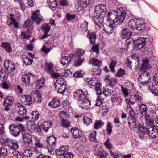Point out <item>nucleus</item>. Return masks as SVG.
I'll return each instance as SVG.
<instances>
[{
  "label": "nucleus",
  "mask_w": 158,
  "mask_h": 158,
  "mask_svg": "<svg viewBox=\"0 0 158 158\" xmlns=\"http://www.w3.org/2000/svg\"><path fill=\"white\" fill-rule=\"evenodd\" d=\"M86 93L81 89H78L73 94L75 100H77L79 107L85 110H87L90 108L91 102L87 98Z\"/></svg>",
  "instance_id": "obj_1"
},
{
  "label": "nucleus",
  "mask_w": 158,
  "mask_h": 158,
  "mask_svg": "<svg viewBox=\"0 0 158 158\" xmlns=\"http://www.w3.org/2000/svg\"><path fill=\"white\" fill-rule=\"evenodd\" d=\"M118 8L117 12L111 10L108 12L107 16V20L112 22L113 23L118 22L120 23L123 22L124 20L126 14L123 8Z\"/></svg>",
  "instance_id": "obj_2"
},
{
  "label": "nucleus",
  "mask_w": 158,
  "mask_h": 158,
  "mask_svg": "<svg viewBox=\"0 0 158 158\" xmlns=\"http://www.w3.org/2000/svg\"><path fill=\"white\" fill-rule=\"evenodd\" d=\"M66 82L62 77L58 79L55 82L54 86L58 92L62 94L65 92L66 89Z\"/></svg>",
  "instance_id": "obj_3"
},
{
  "label": "nucleus",
  "mask_w": 158,
  "mask_h": 158,
  "mask_svg": "<svg viewBox=\"0 0 158 158\" xmlns=\"http://www.w3.org/2000/svg\"><path fill=\"white\" fill-rule=\"evenodd\" d=\"M10 131L11 134L14 136L16 137L20 134V132L24 130L23 126L21 124L16 125L14 124H11L9 126Z\"/></svg>",
  "instance_id": "obj_4"
},
{
  "label": "nucleus",
  "mask_w": 158,
  "mask_h": 158,
  "mask_svg": "<svg viewBox=\"0 0 158 158\" xmlns=\"http://www.w3.org/2000/svg\"><path fill=\"white\" fill-rule=\"evenodd\" d=\"M76 59V55L71 54L68 56L62 57L60 61L63 66H67L71 61L75 60Z\"/></svg>",
  "instance_id": "obj_5"
},
{
  "label": "nucleus",
  "mask_w": 158,
  "mask_h": 158,
  "mask_svg": "<svg viewBox=\"0 0 158 158\" xmlns=\"http://www.w3.org/2000/svg\"><path fill=\"white\" fill-rule=\"evenodd\" d=\"M85 52V51L81 49H77L76 52L77 55V61L74 63V66L77 67L81 64L83 61V59L81 58L80 57L82 56Z\"/></svg>",
  "instance_id": "obj_6"
},
{
  "label": "nucleus",
  "mask_w": 158,
  "mask_h": 158,
  "mask_svg": "<svg viewBox=\"0 0 158 158\" xmlns=\"http://www.w3.org/2000/svg\"><path fill=\"white\" fill-rule=\"evenodd\" d=\"M134 113L135 112L133 109L129 111L130 117L128 118V123L130 128H131L132 127L134 128L135 124H136V119Z\"/></svg>",
  "instance_id": "obj_7"
},
{
  "label": "nucleus",
  "mask_w": 158,
  "mask_h": 158,
  "mask_svg": "<svg viewBox=\"0 0 158 158\" xmlns=\"http://www.w3.org/2000/svg\"><path fill=\"white\" fill-rule=\"evenodd\" d=\"M139 80L140 82L143 84H146L147 82H148V81L150 79V74L146 72L142 73L139 77Z\"/></svg>",
  "instance_id": "obj_8"
},
{
  "label": "nucleus",
  "mask_w": 158,
  "mask_h": 158,
  "mask_svg": "<svg viewBox=\"0 0 158 158\" xmlns=\"http://www.w3.org/2000/svg\"><path fill=\"white\" fill-rule=\"evenodd\" d=\"M103 14L96 15V16L93 17L94 22L96 25L98 27H100L101 24L103 22V17L106 14L102 13Z\"/></svg>",
  "instance_id": "obj_9"
},
{
  "label": "nucleus",
  "mask_w": 158,
  "mask_h": 158,
  "mask_svg": "<svg viewBox=\"0 0 158 158\" xmlns=\"http://www.w3.org/2000/svg\"><path fill=\"white\" fill-rule=\"evenodd\" d=\"M22 137L23 141L25 144L29 145L32 142V139L31 135L24 131L22 132Z\"/></svg>",
  "instance_id": "obj_10"
},
{
  "label": "nucleus",
  "mask_w": 158,
  "mask_h": 158,
  "mask_svg": "<svg viewBox=\"0 0 158 158\" xmlns=\"http://www.w3.org/2000/svg\"><path fill=\"white\" fill-rule=\"evenodd\" d=\"M135 20H136V30L141 31L145 29L146 26L143 19H135Z\"/></svg>",
  "instance_id": "obj_11"
},
{
  "label": "nucleus",
  "mask_w": 158,
  "mask_h": 158,
  "mask_svg": "<svg viewBox=\"0 0 158 158\" xmlns=\"http://www.w3.org/2000/svg\"><path fill=\"white\" fill-rule=\"evenodd\" d=\"M31 19L32 20V21H35L36 23L39 24L43 19L41 15L40 14L39 10H37L34 12Z\"/></svg>",
  "instance_id": "obj_12"
},
{
  "label": "nucleus",
  "mask_w": 158,
  "mask_h": 158,
  "mask_svg": "<svg viewBox=\"0 0 158 158\" xmlns=\"http://www.w3.org/2000/svg\"><path fill=\"white\" fill-rule=\"evenodd\" d=\"M39 92L38 90H36L32 92L31 94L32 102L35 103L41 102V97Z\"/></svg>",
  "instance_id": "obj_13"
},
{
  "label": "nucleus",
  "mask_w": 158,
  "mask_h": 158,
  "mask_svg": "<svg viewBox=\"0 0 158 158\" xmlns=\"http://www.w3.org/2000/svg\"><path fill=\"white\" fill-rule=\"evenodd\" d=\"M22 103L26 105H30L32 102L31 95H25L22 96L21 98Z\"/></svg>",
  "instance_id": "obj_14"
},
{
  "label": "nucleus",
  "mask_w": 158,
  "mask_h": 158,
  "mask_svg": "<svg viewBox=\"0 0 158 158\" xmlns=\"http://www.w3.org/2000/svg\"><path fill=\"white\" fill-rule=\"evenodd\" d=\"M96 15L101 14L102 13L106 14L107 11L106 6L104 4H100L96 5L95 9Z\"/></svg>",
  "instance_id": "obj_15"
},
{
  "label": "nucleus",
  "mask_w": 158,
  "mask_h": 158,
  "mask_svg": "<svg viewBox=\"0 0 158 158\" xmlns=\"http://www.w3.org/2000/svg\"><path fill=\"white\" fill-rule=\"evenodd\" d=\"M145 41L146 39L145 38L143 37L139 38L135 41L134 44L138 49H140L145 45Z\"/></svg>",
  "instance_id": "obj_16"
},
{
  "label": "nucleus",
  "mask_w": 158,
  "mask_h": 158,
  "mask_svg": "<svg viewBox=\"0 0 158 158\" xmlns=\"http://www.w3.org/2000/svg\"><path fill=\"white\" fill-rule=\"evenodd\" d=\"M73 137L75 139H77L81 137L82 134L77 128H72L71 130Z\"/></svg>",
  "instance_id": "obj_17"
},
{
  "label": "nucleus",
  "mask_w": 158,
  "mask_h": 158,
  "mask_svg": "<svg viewBox=\"0 0 158 158\" xmlns=\"http://www.w3.org/2000/svg\"><path fill=\"white\" fill-rule=\"evenodd\" d=\"M4 65L5 68L8 70H10L12 72L15 70L14 64L8 60H5Z\"/></svg>",
  "instance_id": "obj_18"
},
{
  "label": "nucleus",
  "mask_w": 158,
  "mask_h": 158,
  "mask_svg": "<svg viewBox=\"0 0 158 158\" xmlns=\"http://www.w3.org/2000/svg\"><path fill=\"white\" fill-rule=\"evenodd\" d=\"M103 89V94L106 97L110 95L113 92V88L111 85H106Z\"/></svg>",
  "instance_id": "obj_19"
},
{
  "label": "nucleus",
  "mask_w": 158,
  "mask_h": 158,
  "mask_svg": "<svg viewBox=\"0 0 158 158\" xmlns=\"http://www.w3.org/2000/svg\"><path fill=\"white\" fill-rule=\"evenodd\" d=\"M17 107V112L19 115H25L27 114L26 108L22 105L18 104L16 106Z\"/></svg>",
  "instance_id": "obj_20"
},
{
  "label": "nucleus",
  "mask_w": 158,
  "mask_h": 158,
  "mask_svg": "<svg viewBox=\"0 0 158 158\" xmlns=\"http://www.w3.org/2000/svg\"><path fill=\"white\" fill-rule=\"evenodd\" d=\"M8 146L10 149L12 150H16L19 148L17 142L11 139H10Z\"/></svg>",
  "instance_id": "obj_21"
},
{
  "label": "nucleus",
  "mask_w": 158,
  "mask_h": 158,
  "mask_svg": "<svg viewBox=\"0 0 158 158\" xmlns=\"http://www.w3.org/2000/svg\"><path fill=\"white\" fill-rule=\"evenodd\" d=\"M41 28L44 33V34L41 37L42 39L46 38L49 36L47 35L50 29V27L48 24L47 23L44 24L42 27Z\"/></svg>",
  "instance_id": "obj_22"
},
{
  "label": "nucleus",
  "mask_w": 158,
  "mask_h": 158,
  "mask_svg": "<svg viewBox=\"0 0 158 158\" xmlns=\"http://www.w3.org/2000/svg\"><path fill=\"white\" fill-rule=\"evenodd\" d=\"M53 64L52 62H46L44 65V70L48 73L50 74L53 70Z\"/></svg>",
  "instance_id": "obj_23"
},
{
  "label": "nucleus",
  "mask_w": 158,
  "mask_h": 158,
  "mask_svg": "<svg viewBox=\"0 0 158 158\" xmlns=\"http://www.w3.org/2000/svg\"><path fill=\"white\" fill-rule=\"evenodd\" d=\"M87 36L89 39L90 43L92 44H94L95 43L96 39V35L95 33L90 31L88 32Z\"/></svg>",
  "instance_id": "obj_24"
},
{
  "label": "nucleus",
  "mask_w": 158,
  "mask_h": 158,
  "mask_svg": "<svg viewBox=\"0 0 158 158\" xmlns=\"http://www.w3.org/2000/svg\"><path fill=\"white\" fill-rule=\"evenodd\" d=\"M14 98L12 96H7L4 100L3 103L4 106H9L13 104Z\"/></svg>",
  "instance_id": "obj_25"
},
{
  "label": "nucleus",
  "mask_w": 158,
  "mask_h": 158,
  "mask_svg": "<svg viewBox=\"0 0 158 158\" xmlns=\"http://www.w3.org/2000/svg\"><path fill=\"white\" fill-rule=\"evenodd\" d=\"M60 103V100L59 99L53 98L48 104L49 106L52 108H56L58 107Z\"/></svg>",
  "instance_id": "obj_26"
},
{
  "label": "nucleus",
  "mask_w": 158,
  "mask_h": 158,
  "mask_svg": "<svg viewBox=\"0 0 158 158\" xmlns=\"http://www.w3.org/2000/svg\"><path fill=\"white\" fill-rule=\"evenodd\" d=\"M27 128L31 132H34L35 130V124L34 121H28L27 123Z\"/></svg>",
  "instance_id": "obj_27"
},
{
  "label": "nucleus",
  "mask_w": 158,
  "mask_h": 158,
  "mask_svg": "<svg viewBox=\"0 0 158 158\" xmlns=\"http://www.w3.org/2000/svg\"><path fill=\"white\" fill-rule=\"evenodd\" d=\"M103 27H104L103 30L104 32L107 34H111L113 32L114 28L110 24L109 25H106V24H105V26H103Z\"/></svg>",
  "instance_id": "obj_28"
},
{
  "label": "nucleus",
  "mask_w": 158,
  "mask_h": 158,
  "mask_svg": "<svg viewBox=\"0 0 158 158\" xmlns=\"http://www.w3.org/2000/svg\"><path fill=\"white\" fill-rule=\"evenodd\" d=\"M134 128L139 129L138 133H141L142 135L144 134L145 131H146V127L143 126V125H140L138 123L135 124Z\"/></svg>",
  "instance_id": "obj_29"
},
{
  "label": "nucleus",
  "mask_w": 158,
  "mask_h": 158,
  "mask_svg": "<svg viewBox=\"0 0 158 158\" xmlns=\"http://www.w3.org/2000/svg\"><path fill=\"white\" fill-rule=\"evenodd\" d=\"M68 150V148H66L64 146H63L60 147L59 149H56V152L57 155L60 156L64 154L65 152Z\"/></svg>",
  "instance_id": "obj_30"
},
{
  "label": "nucleus",
  "mask_w": 158,
  "mask_h": 158,
  "mask_svg": "<svg viewBox=\"0 0 158 158\" xmlns=\"http://www.w3.org/2000/svg\"><path fill=\"white\" fill-rule=\"evenodd\" d=\"M47 143L49 146L53 148L56 145V138L53 136H50L48 137L47 140Z\"/></svg>",
  "instance_id": "obj_31"
},
{
  "label": "nucleus",
  "mask_w": 158,
  "mask_h": 158,
  "mask_svg": "<svg viewBox=\"0 0 158 158\" xmlns=\"http://www.w3.org/2000/svg\"><path fill=\"white\" fill-rule=\"evenodd\" d=\"M30 77L27 74L23 75L22 77V81L26 86L29 85L30 82Z\"/></svg>",
  "instance_id": "obj_32"
},
{
  "label": "nucleus",
  "mask_w": 158,
  "mask_h": 158,
  "mask_svg": "<svg viewBox=\"0 0 158 158\" xmlns=\"http://www.w3.org/2000/svg\"><path fill=\"white\" fill-rule=\"evenodd\" d=\"M23 61L24 64H25L27 65H30L33 61L32 59H30L29 58L28 56L25 55H23L22 56Z\"/></svg>",
  "instance_id": "obj_33"
},
{
  "label": "nucleus",
  "mask_w": 158,
  "mask_h": 158,
  "mask_svg": "<svg viewBox=\"0 0 158 158\" xmlns=\"http://www.w3.org/2000/svg\"><path fill=\"white\" fill-rule=\"evenodd\" d=\"M137 19H133L129 20L128 23V26L132 30L136 29V21Z\"/></svg>",
  "instance_id": "obj_34"
},
{
  "label": "nucleus",
  "mask_w": 158,
  "mask_h": 158,
  "mask_svg": "<svg viewBox=\"0 0 158 158\" xmlns=\"http://www.w3.org/2000/svg\"><path fill=\"white\" fill-rule=\"evenodd\" d=\"M89 63L98 67L101 64V61L96 58H92L89 61Z\"/></svg>",
  "instance_id": "obj_35"
},
{
  "label": "nucleus",
  "mask_w": 158,
  "mask_h": 158,
  "mask_svg": "<svg viewBox=\"0 0 158 158\" xmlns=\"http://www.w3.org/2000/svg\"><path fill=\"white\" fill-rule=\"evenodd\" d=\"M89 1L90 0H80L78 4V6L81 8L86 7L89 3Z\"/></svg>",
  "instance_id": "obj_36"
},
{
  "label": "nucleus",
  "mask_w": 158,
  "mask_h": 158,
  "mask_svg": "<svg viewBox=\"0 0 158 158\" xmlns=\"http://www.w3.org/2000/svg\"><path fill=\"white\" fill-rule=\"evenodd\" d=\"M48 122L44 121L42 125V127L43 128V130L46 132H47L49 128L51 127V123L50 122L49 123V125H48Z\"/></svg>",
  "instance_id": "obj_37"
},
{
  "label": "nucleus",
  "mask_w": 158,
  "mask_h": 158,
  "mask_svg": "<svg viewBox=\"0 0 158 158\" xmlns=\"http://www.w3.org/2000/svg\"><path fill=\"white\" fill-rule=\"evenodd\" d=\"M108 152L104 150L99 151L97 153L99 158H108Z\"/></svg>",
  "instance_id": "obj_38"
},
{
  "label": "nucleus",
  "mask_w": 158,
  "mask_h": 158,
  "mask_svg": "<svg viewBox=\"0 0 158 158\" xmlns=\"http://www.w3.org/2000/svg\"><path fill=\"white\" fill-rule=\"evenodd\" d=\"M132 33L128 29H126L123 31L121 36L123 39H125L131 35Z\"/></svg>",
  "instance_id": "obj_39"
},
{
  "label": "nucleus",
  "mask_w": 158,
  "mask_h": 158,
  "mask_svg": "<svg viewBox=\"0 0 158 158\" xmlns=\"http://www.w3.org/2000/svg\"><path fill=\"white\" fill-rule=\"evenodd\" d=\"M104 122L100 120H96L94 123V128L98 129L101 128L104 125Z\"/></svg>",
  "instance_id": "obj_40"
},
{
  "label": "nucleus",
  "mask_w": 158,
  "mask_h": 158,
  "mask_svg": "<svg viewBox=\"0 0 158 158\" xmlns=\"http://www.w3.org/2000/svg\"><path fill=\"white\" fill-rule=\"evenodd\" d=\"M2 46L4 49L7 52L10 53L12 51V48L10 45L7 43H3L2 44Z\"/></svg>",
  "instance_id": "obj_41"
},
{
  "label": "nucleus",
  "mask_w": 158,
  "mask_h": 158,
  "mask_svg": "<svg viewBox=\"0 0 158 158\" xmlns=\"http://www.w3.org/2000/svg\"><path fill=\"white\" fill-rule=\"evenodd\" d=\"M151 132L149 133L148 134L150 137L152 138H155L156 136L158 135V130L157 128H155Z\"/></svg>",
  "instance_id": "obj_42"
},
{
  "label": "nucleus",
  "mask_w": 158,
  "mask_h": 158,
  "mask_svg": "<svg viewBox=\"0 0 158 158\" xmlns=\"http://www.w3.org/2000/svg\"><path fill=\"white\" fill-rule=\"evenodd\" d=\"M149 60L146 58L143 59V63L142 65V67L144 69H146L148 68Z\"/></svg>",
  "instance_id": "obj_43"
},
{
  "label": "nucleus",
  "mask_w": 158,
  "mask_h": 158,
  "mask_svg": "<svg viewBox=\"0 0 158 158\" xmlns=\"http://www.w3.org/2000/svg\"><path fill=\"white\" fill-rule=\"evenodd\" d=\"M155 128H157L156 126L152 125H148L147 127H146V131H145L144 134H148L149 133L151 132Z\"/></svg>",
  "instance_id": "obj_44"
},
{
  "label": "nucleus",
  "mask_w": 158,
  "mask_h": 158,
  "mask_svg": "<svg viewBox=\"0 0 158 158\" xmlns=\"http://www.w3.org/2000/svg\"><path fill=\"white\" fill-rule=\"evenodd\" d=\"M88 23L86 21H84L80 27V28L83 32H85L87 31Z\"/></svg>",
  "instance_id": "obj_45"
},
{
  "label": "nucleus",
  "mask_w": 158,
  "mask_h": 158,
  "mask_svg": "<svg viewBox=\"0 0 158 158\" xmlns=\"http://www.w3.org/2000/svg\"><path fill=\"white\" fill-rule=\"evenodd\" d=\"M96 132L95 131L92 132L89 135L90 140L93 142H97V140L96 139Z\"/></svg>",
  "instance_id": "obj_46"
},
{
  "label": "nucleus",
  "mask_w": 158,
  "mask_h": 158,
  "mask_svg": "<svg viewBox=\"0 0 158 158\" xmlns=\"http://www.w3.org/2000/svg\"><path fill=\"white\" fill-rule=\"evenodd\" d=\"M145 118L146 123L148 125H151L154 124V121L151 119V118L149 115L146 114Z\"/></svg>",
  "instance_id": "obj_47"
},
{
  "label": "nucleus",
  "mask_w": 158,
  "mask_h": 158,
  "mask_svg": "<svg viewBox=\"0 0 158 158\" xmlns=\"http://www.w3.org/2000/svg\"><path fill=\"white\" fill-rule=\"evenodd\" d=\"M111 100L113 102H121V99L119 97H118L116 94L113 95L111 97Z\"/></svg>",
  "instance_id": "obj_48"
},
{
  "label": "nucleus",
  "mask_w": 158,
  "mask_h": 158,
  "mask_svg": "<svg viewBox=\"0 0 158 158\" xmlns=\"http://www.w3.org/2000/svg\"><path fill=\"white\" fill-rule=\"evenodd\" d=\"M9 140L10 138H9L4 139L2 137L0 138V143L2 145L8 146Z\"/></svg>",
  "instance_id": "obj_49"
},
{
  "label": "nucleus",
  "mask_w": 158,
  "mask_h": 158,
  "mask_svg": "<svg viewBox=\"0 0 158 158\" xmlns=\"http://www.w3.org/2000/svg\"><path fill=\"white\" fill-rule=\"evenodd\" d=\"M91 50L96 53L98 54L99 53V47L98 43L97 44L94 45L91 48Z\"/></svg>",
  "instance_id": "obj_50"
},
{
  "label": "nucleus",
  "mask_w": 158,
  "mask_h": 158,
  "mask_svg": "<svg viewBox=\"0 0 158 158\" xmlns=\"http://www.w3.org/2000/svg\"><path fill=\"white\" fill-rule=\"evenodd\" d=\"M92 72L93 74L99 75L101 73V69L98 67L97 68H94Z\"/></svg>",
  "instance_id": "obj_51"
},
{
  "label": "nucleus",
  "mask_w": 158,
  "mask_h": 158,
  "mask_svg": "<svg viewBox=\"0 0 158 158\" xmlns=\"http://www.w3.org/2000/svg\"><path fill=\"white\" fill-rule=\"evenodd\" d=\"M0 152L1 156H7V150L5 147H3L1 148Z\"/></svg>",
  "instance_id": "obj_52"
},
{
  "label": "nucleus",
  "mask_w": 158,
  "mask_h": 158,
  "mask_svg": "<svg viewBox=\"0 0 158 158\" xmlns=\"http://www.w3.org/2000/svg\"><path fill=\"white\" fill-rule=\"evenodd\" d=\"M32 118L33 120H36L39 118V114L37 111H33L31 113Z\"/></svg>",
  "instance_id": "obj_53"
},
{
  "label": "nucleus",
  "mask_w": 158,
  "mask_h": 158,
  "mask_svg": "<svg viewBox=\"0 0 158 158\" xmlns=\"http://www.w3.org/2000/svg\"><path fill=\"white\" fill-rule=\"evenodd\" d=\"M83 120L84 123L87 125L89 124L92 122V119L86 116L83 117Z\"/></svg>",
  "instance_id": "obj_54"
},
{
  "label": "nucleus",
  "mask_w": 158,
  "mask_h": 158,
  "mask_svg": "<svg viewBox=\"0 0 158 158\" xmlns=\"http://www.w3.org/2000/svg\"><path fill=\"white\" fill-rule=\"evenodd\" d=\"M146 106L143 104H142L140 107V113L142 114H145L147 112Z\"/></svg>",
  "instance_id": "obj_55"
},
{
  "label": "nucleus",
  "mask_w": 158,
  "mask_h": 158,
  "mask_svg": "<svg viewBox=\"0 0 158 158\" xmlns=\"http://www.w3.org/2000/svg\"><path fill=\"white\" fill-rule=\"evenodd\" d=\"M61 124L63 127H66L69 125L70 123L66 119L63 118L61 122Z\"/></svg>",
  "instance_id": "obj_56"
},
{
  "label": "nucleus",
  "mask_w": 158,
  "mask_h": 158,
  "mask_svg": "<svg viewBox=\"0 0 158 158\" xmlns=\"http://www.w3.org/2000/svg\"><path fill=\"white\" fill-rule=\"evenodd\" d=\"M32 152L29 149H27L25 150L24 152L23 153L24 157L28 158V157H30L31 155Z\"/></svg>",
  "instance_id": "obj_57"
},
{
  "label": "nucleus",
  "mask_w": 158,
  "mask_h": 158,
  "mask_svg": "<svg viewBox=\"0 0 158 158\" xmlns=\"http://www.w3.org/2000/svg\"><path fill=\"white\" fill-rule=\"evenodd\" d=\"M116 63L115 61L113 60L111 61V62L110 64L109 65V67L111 71L113 72H115V70L114 69V67L115 66V65Z\"/></svg>",
  "instance_id": "obj_58"
},
{
  "label": "nucleus",
  "mask_w": 158,
  "mask_h": 158,
  "mask_svg": "<svg viewBox=\"0 0 158 158\" xmlns=\"http://www.w3.org/2000/svg\"><path fill=\"white\" fill-rule=\"evenodd\" d=\"M125 74V71L123 69L120 68L116 73V76L118 77H120L124 75Z\"/></svg>",
  "instance_id": "obj_59"
},
{
  "label": "nucleus",
  "mask_w": 158,
  "mask_h": 158,
  "mask_svg": "<svg viewBox=\"0 0 158 158\" xmlns=\"http://www.w3.org/2000/svg\"><path fill=\"white\" fill-rule=\"evenodd\" d=\"M18 3L20 6L21 9L24 11L26 8L25 5L23 0H18Z\"/></svg>",
  "instance_id": "obj_60"
},
{
  "label": "nucleus",
  "mask_w": 158,
  "mask_h": 158,
  "mask_svg": "<svg viewBox=\"0 0 158 158\" xmlns=\"http://www.w3.org/2000/svg\"><path fill=\"white\" fill-rule=\"evenodd\" d=\"M107 82L108 83V84L107 85H111L112 86L116 82L114 78L110 77V79H108Z\"/></svg>",
  "instance_id": "obj_61"
},
{
  "label": "nucleus",
  "mask_w": 158,
  "mask_h": 158,
  "mask_svg": "<svg viewBox=\"0 0 158 158\" xmlns=\"http://www.w3.org/2000/svg\"><path fill=\"white\" fill-rule=\"evenodd\" d=\"M29 117L28 116L21 117L18 116L15 118V120L17 121H19L22 122L23 121L24 119L27 120L28 119Z\"/></svg>",
  "instance_id": "obj_62"
},
{
  "label": "nucleus",
  "mask_w": 158,
  "mask_h": 158,
  "mask_svg": "<svg viewBox=\"0 0 158 158\" xmlns=\"http://www.w3.org/2000/svg\"><path fill=\"white\" fill-rule=\"evenodd\" d=\"M32 24V22L30 19H27L25 22L23 26L24 27L28 28Z\"/></svg>",
  "instance_id": "obj_63"
},
{
  "label": "nucleus",
  "mask_w": 158,
  "mask_h": 158,
  "mask_svg": "<svg viewBox=\"0 0 158 158\" xmlns=\"http://www.w3.org/2000/svg\"><path fill=\"white\" fill-rule=\"evenodd\" d=\"M6 74V71L3 69H1L0 70V78H2L3 79H5Z\"/></svg>",
  "instance_id": "obj_64"
}]
</instances>
